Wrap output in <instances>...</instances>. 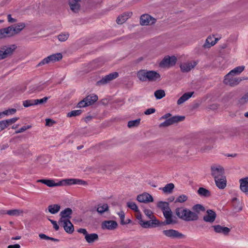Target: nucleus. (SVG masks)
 <instances>
[{
	"mask_svg": "<svg viewBox=\"0 0 248 248\" xmlns=\"http://www.w3.org/2000/svg\"><path fill=\"white\" fill-rule=\"evenodd\" d=\"M175 214L179 218L186 221H195L199 218L197 213L183 207L177 208L175 209Z\"/></svg>",
	"mask_w": 248,
	"mask_h": 248,
	"instance_id": "f257e3e1",
	"label": "nucleus"
},
{
	"mask_svg": "<svg viewBox=\"0 0 248 248\" xmlns=\"http://www.w3.org/2000/svg\"><path fill=\"white\" fill-rule=\"evenodd\" d=\"M138 78L142 81H156L160 79V75L154 70H141L137 73Z\"/></svg>",
	"mask_w": 248,
	"mask_h": 248,
	"instance_id": "f03ea898",
	"label": "nucleus"
},
{
	"mask_svg": "<svg viewBox=\"0 0 248 248\" xmlns=\"http://www.w3.org/2000/svg\"><path fill=\"white\" fill-rule=\"evenodd\" d=\"M211 174L214 179L225 176L224 168L218 164H214L211 166Z\"/></svg>",
	"mask_w": 248,
	"mask_h": 248,
	"instance_id": "7ed1b4c3",
	"label": "nucleus"
},
{
	"mask_svg": "<svg viewBox=\"0 0 248 248\" xmlns=\"http://www.w3.org/2000/svg\"><path fill=\"white\" fill-rule=\"evenodd\" d=\"M78 232L83 234L86 241L89 244H92L98 240V235L95 233H89L85 229L79 228Z\"/></svg>",
	"mask_w": 248,
	"mask_h": 248,
	"instance_id": "20e7f679",
	"label": "nucleus"
},
{
	"mask_svg": "<svg viewBox=\"0 0 248 248\" xmlns=\"http://www.w3.org/2000/svg\"><path fill=\"white\" fill-rule=\"evenodd\" d=\"M242 80L240 78L235 77L229 72L224 77V83L226 85L233 87L238 85Z\"/></svg>",
	"mask_w": 248,
	"mask_h": 248,
	"instance_id": "39448f33",
	"label": "nucleus"
},
{
	"mask_svg": "<svg viewBox=\"0 0 248 248\" xmlns=\"http://www.w3.org/2000/svg\"><path fill=\"white\" fill-rule=\"evenodd\" d=\"M62 58V56L60 53L53 54L44 58L39 63L38 65L41 66L50 62H54L61 60Z\"/></svg>",
	"mask_w": 248,
	"mask_h": 248,
	"instance_id": "423d86ee",
	"label": "nucleus"
},
{
	"mask_svg": "<svg viewBox=\"0 0 248 248\" xmlns=\"http://www.w3.org/2000/svg\"><path fill=\"white\" fill-rule=\"evenodd\" d=\"M98 99V97L95 94L88 95L78 104V108H83L93 104Z\"/></svg>",
	"mask_w": 248,
	"mask_h": 248,
	"instance_id": "0eeeda50",
	"label": "nucleus"
},
{
	"mask_svg": "<svg viewBox=\"0 0 248 248\" xmlns=\"http://www.w3.org/2000/svg\"><path fill=\"white\" fill-rule=\"evenodd\" d=\"M16 47L15 45H11L0 48V60L5 59L11 55Z\"/></svg>",
	"mask_w": 248,
	"mask_h": 248,
	"instance_id": "6e6552de",
	"label": "nucleus"
},
{
	"mask_svg": "<svg viewBox=\"0 0 248 248\" xmlns=\"http://www.w3.org/2000/svg\"><path fill=\"white\" fill-rule=\"evenodd\" d=\"M177 59L175 56H166L159 63V67L161 68H166L175 65Z\"/></svg>",
	"mask_w": 248,
	"mask_h": 248,
	"instance_id": "1a4fd4ad",
	"label": "nucleus"
},
{
	"mask_svg": "<svg viewBox=\"0 0 248 248\" xmlns=\"http://www.w3.org/2000/svg\"><path fill=\"white\" fill-rule=\"evenodd\" d=\"M185 119L184 116H175L167 119L165 122L160 124L159 127H166L174 123L183 121Z\"/></svg>",
	"mask_w": 248,
	"mask_h": 248,
	"instance_id": "9d476101",
	"label": "nucleus"
},
{
	"mask_svg": "<svg viewBox=\"0 0 248 248\" xmlns=\"http://www.w3.org/2000/svg\"><path fill=\"white\" fill-rule=\"evenodd\" d=\"M198 63V62L196 61L183 62L180 65L181 70L183 72H188L194 68Z\"/></svg>",
	"mask_w": 248,
	"mask_h": 248,
	"instance_id": "9b49d317",
	"label": "nucleus"
},
{
	"mask_svg": "<svg viewBox=\"0 0 248 248\" xmlns=\"http://www.w3.org/2000/svg\"><path fill=\"white\" fill-rule=\"evenodd\" d=\"M220 38L215 37L214 35H209L203 45V47L204 48H209L215 45Z\"/></svg>",
	"mask_w": 248,
	"mask_h": 248,
	"instance_id": "f8f14e48",
	"label": "nucleus"
},
{
	"mask_svg": "<svg viewBox=\"0 0 248 248\" xmlns=\"http://www.w3.org/2000/svg\"><path fill=\"white\" fill-rule=\"evenodd\" d=\"M155 22V19L151 17L149 15H143L140 17V23L142 26L152 25Z\"/></svg>",
	"mask_w": 248,
	"mask_h": 248,
	"instance_id": "ddd939ff",
	"label": "nucleus"
},
{
	"mask_svg": "<svg viewBox=\"0 0 248 248\" xmlns=\"http://www.w3.org/2000/svg\"><path fill=\"white\" fill-rule=\"evenodd\" d=\"M217 217V214L212 210H208L206 214L203 216V220L206 222L212 223L214 222Z\"/></svg>",
	"mask_w": 248,
	"mask_h": 248,
	"instance_id": "4468645a",
	"label": "nucleus"
},
{
	"mask_svg": "<svg viewBox=\"0 0 248 248\" xmlns=\"http://www.w3.org/2000/svg\"><path fill=\"white\" fill-rule=\"evenodd\" d=\"M72 214V210L71 208H65L64 210H62L60 212V215L61 216V218L59 222L70 220V219L71 218Z\"/></svg>",
	"mask_w": 248,
	"mask_h": 248,
	"instance_id": "2eb2a0df",
	"label": "nucleus"
},
{
	"mask_svg": "<svg viewBox=\"0 0 248 248\" xmlns=\"http://www.w3.org/2000/svg\"><path fill=\"white\" fill-rule=\"evenodd\" d=\"M118 77V73L117 72H114L110 73L105 77L102 78L99 81H97V83L98 85H102L107 83L111 80L116 78Z\"/></svg>",
	"mask_w": 248,
	"mask_h": 248,
	"instance_id": "dca6fc26",
	"label": "nucleus"
},
{
	"mask_svg": "<svg viewBox=\"0 0 248 248\" xmlns=\"http://www.w3.org/2000/svg\"><path fill=\"white\" fill-rule=\"evenodd\" d=\"M159 222L155 218L149 221H141L140 225L144 228H153L158 225Z\"/></svg>",
	"mask_w": 248,
	"mask_h": 248,
	"instance_id": "f3484780",
	"label": "nucleus"
},
{
	"mask_svg": "<svg viewBox=\"0 0 248 248\" xmlns=\"http://www.w3.org/2000/svg\"><path fill=\"white\" fill-rule=\"evenodd\" d=\"M137 200L140 202H150L153 201V197L147 193H143L137 196Z\"/></svg>",
	"mask_w": 248,
	"mask_h": 248,
	"instance_id": "a211bd4d",
	"label": "nucleus"
},
{
	"mask_svg": "<svg viewBox=\"0 0 248 248\" xmlns=\"http://www.w3.org/2000/svg\"><path fill=\"white\" fill-rule=\"evenodd\" d=\"M117 223L114 220H106L102 222V228L103 229L113 230L117 228Z\"/></svg>",
	"mask_w": 248,
	"mask_h": 248,
	"instance_id": "6ab92c4d",
	"label": "nucleus"
},
{
	"mask_svg": "<svg viewBox=\"0 0 248 248\" xmlns=\"http://www.w3.org/2000/svg\"><path fill=\"white\" fill-rule=\"evenodd\" d=\"M59 224L62 226L65 231L71 234L73 232L74 228V226L70 220L59 222Z\"/></svg>",
	"mask_w": 248,
	"mask_h": 248,
	"instance_id": "aec40b11",
	"label": "nucleus"
},
{
	"mask_svg": "<svg viewBox=\"0 0 248 248\" xmlns=\"http://www.w3.org/2000/svg\"><path fill=\"white\" fill-rule=\"evenodd\" d=\"M37 182L44 184L49 187H54L62 185V182L55 183V181L52 179H39L37 180Z\"/></svg>",
	"mask_w": 248,
	"mask_h": 248,
	"instance_id": "412c9836",
	"label": "nucleus"
},
{
	"mask_svg": "<svg viewBox=\"0 0 248 248\" xmlns=\"http://www.w3.org/2000/svg\"><path fill=\"white\" fill-rule=\"evenodd\" d=\"M214 231L217 233H223L225 235L228 234L230 232V229L227 227H223L219 225L212 226Z\"/></svg>",
	"mask_w": 248,
	"mask_h": 248,
	"instance_id": "4be33fe9",
	"label": "nucleus"
},
{
	"mask_svg": "<svg viewBox=\"0 0 248 248\" xmlns=\"http://www.w3.org/2000/svg\"><path fill=\"white\" fill-rule=\"evenodd\" d=\"M96 211L100 215L108 212L109 211V207L106 203H99L97 205Z\"/></svg>",
	"mask_w": 248,
	"mask_h": 248,
	"instance_id": "5701e85b",
	"label": "nucleus"
},
{
	"mask_svg": "<svg viewBox=\"0 0 248 248\" xmlns=\"http://www.w3.org/2000/svg\"><path fill=\"white\" fill-rule=\"evenodd\" d=\"M217 186L221 189L225 188L227 184V180L225 176L214 179Z\"/></svg>",
	"mask_w": 248,
	"mask_h": 248,
	"instance_id": "b1692460",
	"label": "nucleus"
},
{
	"mask_svg": "<svg viewBox=\"0 0 248 248\" xmlns=\"http://www.w3.org/2000/svg\"><path fill=\"white\" fill-rule=\"evenodd\" d=\"M8 28L11 29L10 34L11 36H12L19 33L24 28V25L22 24H19L15 26L8 27Z\"/></svg>",
	"mask_w": 248,
	"mask_h": 248,
	"instance_id": "393cba45",
	"label": "nucleus"
},
{
	"mask_svg": "<svg viewBox=\"0 0 248 248\" xmlns=\"http://www.w3.org/2000/svg\"><path fill=\"white\" fill-rule=\"evenodd\" d=\"M162 212L163 213L164 216L166 219V224H170L172 223L173 222L172 219V212L170 208L169 207Z\"/></svg>",
	"mask_w": 248,
	"mask_h": 248,
	"instance_id": "a878e982",
	"label": "nucleus"
},
{
	"mask_svg": "<svg viewBox=\"0 0 248 248\" xmlns=\"http://www.w3.org/2000/svg\"><path fill=\"white\" fill-rule=\"evenodd\" d=\"M193 92H187L185 93L179 99L177 100V104L180 105L187 100H188L193 94Z\"/></svg>",
	"mask_w": 248,
	"mask_h": 248,
	"instance_id": "bb28decb",
	"label": "nucleus"
},
{
	"mask_svg": "<svg viewBox=\"0 0 248 248\" xmlns=\"http://www.w3.org/2000/svg\"><path fill=\"white\" fill-rule=\"evenodd\" d=\"M63 181L65 182V183L68 185H84L86 184V182L84 181H82L80 179H68L64 180Z\"/></svg>",
	"mask_w": 248,
	"mask_h": 248,
	"instance_id": "cd10ccee",
	"label": "nucleus"
},
{
	"mask_svg": "<svg viewBox=\"0 0 248 248\" xmlns=\"http://www.w3.org/2000/svg\"><path fill=\"white\" fill-rule=\"evenodd\" d=\"M239 182L240 189L244 192H248V177L241 179Z\"/></svg>",
	"mask_w": 248,
	"mask_h": 248,
	"instance_id": "c85d7f7f",
	"label": "nucleus"
},
{
	"mask_svg": "<svg viewBox=\"0 0 248 248\" xmlns=\"http://www.w3.org/2000/svg\"><path fill=\"white\" fill-rule=\"evenodd\" d=\"M163 232L166 236L172 238L178 237L181 235L178 231L171 229L164 230Z\"/></svg>",
	"mask_w": 248,
	"mask_h": 248,
	"instance_id": "c756f323",
	"label": "nucleus"
},
{
	"mask_svg": "<svg viewBox=\"0 0 248 248\" xmlns=\"http://www.w3.org/2000/svg\"><path fill=\"white\" fill-rule=\"evenodd\" d=\"M80 0H70L69 5L72 11L77 12L79 10L80 4L79 2Z\"/></svg>",
	"mask_w": 248,
	"mask_h": 248,
	"instance_id": "7c9ffc66",
	"label": "nucleus"
},
{
	"mask_svg": "<svg viewBox=\"0 0 248 248\" xmlns=\"http://www.w3.org/2000/svg\"><path fill=\"white\" fill-rule=\"evenodd\" d=\"M23 213V211L20 209H12L7 211H3L2 214H7L10 216H18Z\"/></svg>",
	"mask_w": 248,
	"mask_h": 248,
	"instance_id": "2f4dec72",
	"label": "nucleus"
},
{
	"mask_svg": "<svg viewBox=\"0 0 248 248\" xmlns=\"http://www.w3.org/2000/svg\"><path fill=\"white\" fill-rule=\"evenodd\" d=\"M132 15V13H129L126 14H124L121 16H119L117 19V23L118 24H122L124 23L129 17H130Z\"/></svg>",
	"mask_w": 248,
	"mask_h": 248,
	"instance_id": "473e14b6",
	"label": "nucleus"
},
{
	"mask_svg": "<svg viewBox=\"0 0 248 248\" xmlns=\"http://www.w3.org/2000/svg\"><path fill=\"white\" fill-rule=\"evenodd\" d=\"M10 31L8 27L0 29V39L11 37Z\"/></svg>",
	"mask_w": 248,
	"mask_h": 248,
	"instance_id": "72a5a7b5",
	"label": "nucleus"
},
{
	"mask_svg": "<svg viewBox=\"0 0 248 248\" xmlns=\"http://www.w3.org/2000/svg\"><path fill=\"white\" fill-rule=\"evenodd\" d=\"M174 188V184L172 183H169L165 185L164 187L160 188V189H161L165 193H170L172 192Z\"/></svg>",
	"mask_w": 248,
	"mask_h": 248,
	"instance_id": "f704fd0d",
	"label": "nucleus"
},
{
	"mask_svg": "<svg viewBox=\"0 0 248 248\" xmlns=\"http://www.w3.org/2000/svg\"><path fill=\"white\" fill-rule=\"evenodd\" d=\"M60 210V206L59 204H52L48 206V212L52 214L57 213Z\"/></svg>",
	"mask_w": 248,
	"mask_h": 248,
	"instance_id": "c9c22d12",
	"label": "nucleus"
},
{
	"mask_svg": "<svg viewBox=\"0 0 248 248\" xmlns=\"http://www.w3.org/2000/svg\"><path fill=\"white\" fill-rule=\"evenodd\" d=\"M244 66H239L232 70L231 71L229 72V73L234 76L238 75L244 71Z\"/></svg>",
	"mask_w": 248,
	"mask_h": 248,
	"instance_id": "e433bc0d",
	"label": "nucleus"
},
{
	"mask_svg": "<svg viewBox=\"0 0 248 248\" xmlns=\"http://www.w3.org/2000/svg\"><path fill=\"white\" fill-rule=\"evenodd\" d=\"M16 112V108H9L1 112H0V118L2 117L3 116H9L14 114Z\"/></svg>",
	"mask_w": 248,
	"mask_h": 248,
	"instance_id": "4c0bfd02",
	"label": "nucleus"
},
{
	"mask_svg": "<svg viewBox=\"0 0 248 248\" xmlns=\"http://www.w3.org/2000/svg\"><path fill=\"white\" fill-rule=\"evenodd\" d=\"M154 95L156 99H160L165 96V93L163 90H158L155 92Z\"/></svg>",
	"mask_w": 248,
	"mask_h": 248,
	"instance_id": "58836bf2",
	"label": "nucleus"
},
{
	"mask_svg": "<svg viewBox=\"0 0 248 248\" xmlns=\"http://www.w3.org/2000/svg\"><path fill=\"white\" fill-rule=\"evenodd\" d=\"M198 193L200 196L204 197H207L210 195L209 191L203 187H200L199 188Z\"/></svg>",
	"mask_w": 248,
	"mask_h": 248,
	"instance_id": "ea45409f",
	"label": "nucleus"
},
{
	"mask_svg": "<svg viewBox=\"0 0 248 248\" xmlns=\"http://www.w3.org/2000/svg\"><path fill=\"white\" fill-rule=\"evenodd\" d=\"M140 122V119H138L135 120L130 121L128 123L127 126L129 128H133L138 126Z\"/></svg>",
	"mask_w": 248,
	"mask_h": 248,
	"instance_id": "a19ab883",
	"label": "nucleus"
},
{
	"mask_svg": "<svg viewBox=\"0 0 248 248\" xmlns=\"http://www.w3.org/2000/svg\"><path fill=\"white\" fill-rule=\"evenodd\" d=\"M192 209L197 214L201 211H204L205 210L204 207L201 204H197L194 205L192 207Z\"/></svg>",
	"mask_w": 248,
	"mask_h": 248,
	"instance_id": "79ce46f5",
	"label": "nucleus"
},
{
	"mask_svg": "<svg viewBox=\"0 0 248 248\" xmlns=\"http://www.w3.org/2000/svg\"><path fill=\"white\" fill-rule=\"evenodd\" d=\"M127 206L135 212H139V208L135 202H127Z\"/></svg>",
	"mask_w": 248,
	"mask_h": 248,
	"instance_id": "37998d69",
	"label": "nucleus"
},
{
	"mask_svg": "<svg viewBox=\"0 0 248 248\" xmlns=\"http://www.w3.org/2000/svg\"><path fill=\"white\" fill-rule=\"evenodd\" d=\"M157 206L162 210V211L170 207L169 203L167 202H159L157 204Z\"/></svg>",
	"mask_w": 248,
	"mask_h": 248,
	"instance_id": "c03bdc74",
	"label": "nucleus"
},
{
	"mask_svg": "<svg viewBox=\"0 0 248 248\" xmlns=\"http://www.w3.org/2000/svg\"><path fill=\"white\" fill-rule=\"evenodd\" d=\"M23 105L24 107L27 108L33 105H35V100H27L23 102Z\"/></svg>",
	"mask_w": 248,
	"mask_h": 248,
	"instance_id": "a18cd8bd",
	"label": "nucleus"
},
{
	"mask_svg": "<svg viewBox=\"0 0 248 248\" xmlns=\"http://www.w3.org/2000/svg\"><path fill=\"white\" fill-rule=\"evenodd\" d=\"M82 111L81 110H72L67 113V116L69 117H72L79 115L81 113Z\"/></svg>",
	"mask_w": 248,
	"mask_h": 248,
	"instance_id": "49530a36",
	"label": "nucleus"
},
{
	"mask_svg": "<svg viewBox=\"0 0 248 248\" xmlns=\"http://www.w3.org/2000/svg\"><path fill=\"white\" fill-rule=\"evenodd\" d=\"M69 37V34L67 33H62L58 36V39L61 42L66 41Z\"/></svg>",
	"mask_w": 248,
	"mask_h": 248,
	"instance_id": "de8ad7c7",
	"label": "nucleus"
},
{
	"mask_svg": "<svg viewBox=\"0 0 248 248\" xmlns=\"http://www.w3.org/2000/svg\"><path fill=\"white\" fill-rule=\"evenodd\" d=\"M187 196L185 195H181L179 196L175 200V202L183 203L187 200Z\"/></svg>",
	"mask_w": 248,
	"mask_h": 248,
	"instance_id": "09e8293b",
	"label": "nucleus"
},
{
	"mask_svg": "<svg viewBox=\"0 0 248 248\" xmlns=\"http://www.w3.org/2000/svg\"><path fill=\"white\" fill-rule=\"evenodd\" d=\"M118 215L121 219V223L122 224H125L126 223H129L130 222V220H129L128 222H125L124 221L125 215L123 211L119 212V213H118Z\"/></svg>",
	"mask_w": 248,
	"mask_h": 248,
	"instance_id": "8fccbe9b",
	"label": "nucleus"
},
{
	"mask_svg": "<svg viewBox=\"0 0 248 248\" xmlns=\"http://www.w3.org/2000/svg\"><path fill=\"white\" fill-rule=\"evenodd\" d=\"M18 120V118L15 117V118H11L10 119L4 120V122L7 125V127H8L9 125L15 123Z\"/></svg>",
	"mask_w": 248,
	"mask_h": 248,
	"instance_id": "3c124183",
	"label": "nucleus"
},
{
	"mask_svg": "<svg viewBox=\"0 0 248 248\" xmlns=\"http://www.w3.org/2000/svg\"><path fill=\"white\" fill-rule=\"evenodd\" d=\"M240 103L244 104L248 103V92L245 94L240 99Z\"/></svg>",
	"mask_w": 248,
	"mask_h": 248,
	"instance_id": "603ef678",
	"label": "nucleus"
},
{
	"mask_svg": "<svg viewBox=\"0 0 248 248\" xmlns=\"http://www.w3.org/2000/svg\"><path fill=\"white\" fill-rule=\"evenodd\" d=\"M144 214L150 219L155 218L153 215V212L149 209H144L143 211Z\"/></svg>",
	"mask_w": 248,
	"mask_h": 248,
	"instance_id": "864d4df0",
	"label": "nucleus"
},
{
	"mask_svg": "<svg viewBox=\"0 0 248 248\" xmlns=\"http://www.w3.org/2000/svg\"><path fill=\"white\" fill-rule=\"evenodd\" d=\"M48 98L49 97H45L40 99H35V105H38L39 104H42L43 103H45L46 102Z\"/></svg>",
	"mask_w": 248,
	"mask_h": 248,
	"instance_id": "5fc2aeb1",
	"label": "nucleus"
},
{
	"mask_svg": "<svg viewBox=\"0 0 248 248\" xmlns=\"http://www.w3.org/2000/svg\"><path fill=\"white\" fill-rule=\"evenodd\" d=\"M31 127V126L30 125L23 126L21 128H20L19 129L16 130V133L17 134V133H22V132L25 131V130H26L27 129L30 128Z\"/></svg>",
	"mask_w": 248,
	"mask_h": 248,
	"instance_id": "6e6d98bb",
	"label": "nucleus"
},
{
	"mask_svg": "<svg viewBox=\"0 0 248 248\" xmlns=\"http://www.w3.org/2000/svg\"><path fill=\"white\" fill-rule=\"evenodd\" d=\"M155 112V109L154 108H149L147 109H146L144 111V114L145 115H150L152 114Z\"/></svg>",
	"mask_w": 248,
	"mask_h": 248,
	"instance_id": "4d7b16f0",
	"label": "nucleus"
},
{
	"mask_svg": "<svg viewBox=\"0 0 248 248\" xmlns=\"http://www.w3.org/2000/svg\"><path fill=\"white\" fill-rule=\"evenodd\" d=\"M49 220L52 224L53 228L55 229V230L56 231H58L59 229V226L57 224V222L56 221H54V220H51V219H49Z\"/></svg>",
	"mask_w": 248,
	"mask_h": 248,
	"instance_id": "13d9d810",
	"label": "nucleus"
},
{
	"mask_svg": "<svg viewBox=\"0 0 248 248\" xmlns=\"http://www.w3.org/2000/svg\"><path fill=\"white\" fill-rule=\"evenodd\" d=\"M7 127V125L4 122V120H2L0 121V131L3 130L5 128H6Z\"/></svg>",
	"mask_w": 248,
	"mask_h": 248,
	"instance_id": "bf43d9fd",
	"label": "nucleus"
},
{
	"mask_svg": "<svg viewBox=\"0 0 248 248\" xmlns=\"http://www.w3.org/2000/svg\"><path fill=\"white\" fill-rule=\"evenodd\" d=\"M136 216L137 219L139 220V224L140 225L141 221H143V220L142 219V216L139 210V212H136Z\"/></svg>",
	"mask_w": 248,
	"mask_h": 248,
	"instance_id": "052dcab7",
	"label": "nucleus"
},
{
	"mask_svg": "<svg viewBox=\"0 0 248 248\" xmlns=\"http://www.w3.org/2000/svg\"><path fill=\"white\" fill-rule=\"evenodd\" d=\"M54 123H55V122L51 119H46V125L49 126H52L53 124H54Z\"/></svg>",
	"mask_w": 248,
	"mask_h": 248,
	"instance_id": "680f3d73",
	"label": "nucleus"
},
{
	"mask_svg": "<svg viewBox=\"0 0 248 248\" xmlns=\"http://www.w3.org/2000/svg\"><path fill=\"white\" fill-rule=\"evenodd\" d=\"M39 236L42 239L49 240V236H48L45 234L40 233L39 234Z\"/></svg>",
	"mask_w": 248,
	"mask_h": 248,
	"instance_id": "e2e57ef3",
	"label": "nucleus"
},
{
	"mask_svg": "<svg viewBox=\"0 0 248 248\" xmlns=\"http://www.w3.org/2000/svg\"><path fill=\"white\" fill-rule=\"evenodd\" d=\"M8 21L10 23H13L16 21V19L12 18L11 15H8L7 16Z\"/></svg>",
	"mask_w": 248,
	"mask_h": 248,
	"instance_id": "0e129e2a",
	"label": "nucleus"
},
{
	"mask_svg": "<svg viewBox=\"0 0 248 248\" xmlns=\"http://www.w3.org/2000/svg\"><path fill=\"white\" fill-rule=\"evenodd\" d=\"M20 246L19 244L11 245L8 246V248H20Z\"/></svg>",
	"mask_w": 248,
	"mask_h": 248,
	"instance_id": "69168bd1",
	"label": "nucleus"
},
{
	"mask_svg": "<svg viewBox=\"0 0 248 248\" xmlns=\"http://www.w3.org/2000/svg\"><path fill=\"white\" fill-rule=\"evenodd\" d=\"M171 116V114L170 113H167L163 116H162L161 118V119H168L169 117H170Z\"/></svg>",
	"mask_w": 248,
	"mask_h": 248,
	"instance_id": "338daca9",
	"label": "nucleus"
},
{
	"mask_svg": "<svg viewBox=\"0 0 248 248\" xmlns=\"http://www.w3.org/2000/svg\"><path fill=\"white\" fill-rule=\"evenodd\" d=\"M49 240H52V241H53L55 242H59V240L54 238H53V237H49Z\"/></svg>",
	"mask_w": 248,
	"mask_h": 248,
	"instance_id": "774afa93",
	"label": "nucleus"
}]
</instances>
